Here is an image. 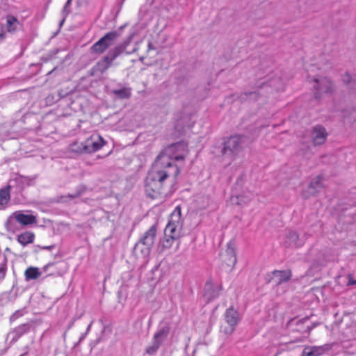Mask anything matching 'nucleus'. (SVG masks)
<instances>
[{"label":"nucleus","mask_w":356,"mask_h":356,"mask_svg":"<svg viewBox=\"0 0 356 356\" xmlns=\"http://www.w3.org/2000/svg\"><path fill=\"white\" fill-rule=\"evenodd\" d=\"M113 93L120 99H128L131 95V89L126 87L115 89L113 90Z\"/></svg>","instance_id":"nucleus-24"},{"label":"nucleus","mask_w":356,"mask_h":356,"mask_svg":"<svg viewBox=\"0 0 356 356\" xmlns=\"http://www.w3.org/2000/svg\"><path fill=\"white\" fill-rule=\"evenodd\" d=\"M51 248H52V246H46V247H45V249H46V250H50V249H51Z\"/></svg>","instance_id":"nucleus-37"},{"label":"nucleus","mask_w":356,"mask_h":356,"mask_svg":"<svg viewBox=\"0 0 356 356\" xmlns=\"http://www.w3.org/2000/svg\"><path fill=\"white\" fill-rule=\"evenodd\" d=\"M328 349L327 344L319 346H307L303 349L301 356H321Z\"/></svg>","instance_id":"nucleus-15"},{"label":"nucleus","mask_w":356,"mask_h":356,"mask_svg":"<svg viewBox=\"0 0 356 356\" xmlns=\"http://www.w3.org/2000/svg\"><path fill=\"white\" fill-rule=\"evenodd\" d=\"M276 90H280L281 88L280 87H275Z\"/></svg>","instance_id":"nucleus-39"},{"label":"nucleus","mask_w":356,"mask_h":356,"mask_svg":"<svg viewBox=\"0 0 356 356\" xmlns=\"http://www.w3.org/2000/svg\"><path fill=\"white\" fill-rule=\"evenodd\" d=\"M225 254L227 259H224V261L229 266H234L236 263V256L234 244L232 242L227 243Z\"/></svg>","instance_id":"nucleus-19"},{"label":"nucleus","mask_w":356,"mask_h":356,"mask_svg":"<svg viewBox=\"0 0 356 356\" xmlns=\"http://www.w3.org/2000/svg\"><path fill=\"white\" fill-rule=\"evenodd\" d=\"M87 332H84V333H82L80 338H79V342H81V341H83L86 337L87 336Z\"/></svg>","instance_id":"nucleus-34"},{"label":"nucleus","mask_w":356,"mask_h":356,"mask_svg":"<svg viewBox=\"0 0 356 356\" xmlns=\"http://www.w3.org/2000/svg\"><path fill=\"white\" fill-rule=\"evenodd\" d=\"M63 22H64V19H62V20L60 21V26H61V25L63 24Z\"/></svg>","instance_id":"nucleus-38"},{"label":"nucleus","mask_w":356,"mask_h":356,"mask_svg":"<svg viewBox=\"0 0 356 356\" xmlns=\"http://www.w3.org/2000/svg\"><path fill=\"white\" fill-rule=\"evenodd\" d=\"M38 176H24L16 174L8 181V188L14 193L19 194L28 187L33 186L36 184Z\"/></svg>","instance_id":"nucleus-6"},{"label":"nucleus","mask_w":356,"mask_h":356,"mask_svg":"<svg viewBox=\"0 0 356 356\" xmlns=\"http://www.w3.org/2000/svg\"><path fill=\"white\" fill-rule=\"evenodd\" d=\"M222 289L220 284H215L211 280H209L204 286V296L208 302H210L220 296Z\"/></svg>","instance_id":"nucleus-12"},{"label":"nucleus","mask_w":356,"mask_h":356,"mask_svg":"<svg viewBox=\"0 0 356 356\" xmlns=\"http://www.w3.org/2000/svg\"><path fill=\"white\" fill-rule=\"evenodd\" d=\"M244 95L245 97H243V99H248L250 100H257L259 97V94L257 92H245Z\"/></svg>","instance_id":"nucleus-29"},{"label":"nucleus","mask_w":356,"mask_h":356,"mask_svg":"<svg viewBox=\"0 0 356 356\" xmlns=\"http://www.w3.org/2000/svg\"><path fill=\"white\" fill-rule=\"evenodd\" d=\"M327 134L325 129L322 126H316L312 132V141L314 145H320L326 140Z\"/></svg>","instance_id":"nucleus-14"},{"label":"nucleus","mask_w":356,"mask_h":356,"mask_svg":"<svg viewBox=\"0 0 356 356\" xmlns=\"http://www.w3.org/2000/svg\"><path fill=\"white\" fill-rule=\"evenodd\" d=\"M44 335V332L42 334L41 337H42Z\"/></svg>","instance_id":"nucleus-40"},{"label":"nucleus","mask_w":356,"mask_h":356,"mask_svg":"<svg viewBox=\"0 0 356 356\" xmlns=\"http://www.w3.org/2000/svg\"><path fill=\"white\" fill-rule=\"evenodd\" d=\"M6 27L8 32L14 33L19 29L20 23L16 17L8 15L6 17Z\"/></svg>","instance_id":"nucleus-20"},{"label":"nucleus","mask_w":356,"mask_h":356,"mask_svg":"<svg viewBox=\"0 0 356 356\" xmlns=\"http://www.w3.org/2000/svg\"><path fill=\"white\" fill-rule=\"evenodd\" d=\"M34 237L35 236L33 233L31 232H25L18 235L17 241L23 246H25L29 243H32L34 241Z\"/></svg>","instance_id":"nucleus-23"},{"label":"nucleus","mask_w":356,"mask_h":356,"mask_svg":"<svg viewBox=\"0 0 356 356\" xmlns=\"http://www.w3.org/2000/svg\"><path fill=\"white\" fill-rule=\"evenodd\" d=\"M6 38V33L2 26H0V43L2 42Z\"/></svg>","instance_id":"nucleus-32"},{"label":"nucleus","mask_w":356,"mask_h":356,"mask_svg":"<svg viewBox=\"0 0 356 356\" xmlns=\"http://www.w3.org/2000/svg\"><path fill=\"white\" fill-rule=\"evenodd\" d=\"M11 188H8V185L0 189V209H4L10 199Z\"/></svg>","instance_id":"nucleus-21"},{"label":"nucleus","mask_w":356,"mask_h":356,"mask_svg":"<svg viewBox=\"0 0 356 356\" xmlns=\"http://www.w3.org/2000/svg\"><path fill=\"white\" fill-rule=\"evenodd\" d=\"M316 83L314 93L316 99H321L324 95H331L333 92V85L330 79L326 77L315 79Z\"/></svg>","instance_id":"nucleus-10"},{"label":"nucleus","mask_w":356,"mask_h":356,"mask_svg":"<svg viewBox=\"0 0 356 356\" xmlns=\"http://www.w3.org/2000/svg\"><path fill=\"white\" fill-rule=\"evenodd\" d=\"M42 273L40 268L37 267L30 266L26 268L24 272L25 280L27 282L35 280L38 279Z\"/></svg>","instance_id":"nucleus-22"},{"label":"nucleus","mask_w":356,"mask_h":356,"mask_svg":"<svg viewBox=\"0 0 356 356\" xmlns=\"http://www.w3.org/2000/svg\"><path fill=\"white\" fill-rule=\"evenodd\" d=\"M225 322L228 324L229 328L225 332L227 334H231L235 330L238 323L240 322L241 316L238 310L231 306L227 308L224 314Z\"/></svg>","instance_id":"nucleus-11"},{"label":"nucleus","mask_w":356,"mask_h":356,"mask_svg":"<svg viewBox=\"0 0 356 356\" xmlns=\"http://www.w3.org/2000/svg\"><path fill=\"white\" fill-rule=\"evenodd\" d=\"M92 323H93V321H91L90 323L88 325L86 331L85 332H87V334H88V332H90V330L91 329Z\"/></svg>","instance_id":"nucleus-35"},{"label":"nucleus","mask_w":356,"mask_h":356,"mask_svg":"<svg viewBox=\"0 0 356 356\" xmlns=\"http://www.w3.org/2000/svg\"><path fill=\"white\" fill-rule=\"evenodd\" d=\"M34 328L35 323L33 321L22 323L8 334L7 340H9L10 343H15L20 337L31 332Z\"/></svg>","instance_id":"nucleus-9"},{"label":"nucleus","mask_w":356,"mask_h":356,"mask_svg":"<svg viewBox=\"0 0 356 356\" xmlns=\"http://www.w3.org/2000/svg\"><path fill=\"white\" fill-rule=\"evenodd\" d=\"M20 356H22V355H20Z\"/></svg>","instance_id":"nucleus-41"},{"label":"nucleus","mask_w":356,"mask_h":356,"mask_svg":"<svg viewBox=\"0 0 356 356\" xmlns=\"http://www.w3.org/2000/svg\"><path fill=\"white\" fill-rule=\"evenodd\" d=\"M13 219L22 225H30L36 222V217L34 215L25 213L22 211L14 212L10 216V220Z\"/></svg>","instance_id":"nucleus-13"},{"label":"nucleus","mask_w":356,"mask_h":356,"mask_svg":"<svg viewBox=\"0 0 356 356\" xmlns=\"http://www.w3.org/2000/svg\"><path fill=\"white\" fill-rule=\"evenodd\" d=\"M354 284H356V280L349 277L348 285H354Z\"/></svg>","instance_id":"nucleus-33"},{"label":"nucleus","mask_w":356,"mask_h":356,"mask_svg":"<svg viewBox=\"0 0 356 356\" xmlns=\"http://www.w3.org/2000/svg\"><path fill=\"white\" fill-rule=\"evenodd\" d=\"M156 232L157 226L154 224L141 236L135 245V249L139 250L145 257L148 256L154 243Z\"/></svg>","instance_id":"nucleus-5"},{"label":"nucleus","mask_w":356,"mask_h":356,"mask_svg":"<svg viewBox=\"0 0 356 356\" xmlns=\"http://www.w3.org/2000/svg\"><path fill=\"white\" fill-rule=\"evenodd\" d=\"M120 36V33L116 31L107 33L91 47L92 51L96 54H102L112 46L115 40Z\"/></svg>","instance_id":"nucleus-8"},{"label":"nucleus","mask_w":356,"mask_h":356,"mask_svg":"<svg viewBox=\"0 0 356 356\" xmlns=\"http://www.w3.org/2000/svg\"><path fill=\"white\" fill-rule=\"evenodd\" d=\"M7 272V260L4 259L0 263V282L5 278Z\"/></svg>","instance_id":"nucleus-27"},{"label":"nucleus","mask_w":356,"mask_h":356,"mask_svg":"<svg viewBox=\"0 0 356 356\" xmlns=\"http://www.w3.org/2000/svg\"><path fill=\"white\" fill-rule=\"evenodd\" d=\"M187 152L186 145L181 142L168 146L158 155L145 179L147 195L154 197L160 194L167 178L179 175V169L175 161H183Z\"/></svg>","instance_id":"nucleus-1"},{"label":"nucleus","mask_w":356,"mask_h":356,"mask_svg":"<svg viewBox=\"0 0 356 356\" xmlns=\"http://www.w3.org/2000/svg\"><path fill=\"white\" fill-rule=\"evenodd\" d=\"M161 345L152 340V343L145 349V353L149 355H154L159 349Z\"/></svg>","instance_id":"nucleus-26"},{"label":"nucleus","mask_w":356,"mask_h":356,"mask_svg":"<svg viewBox=\"0 0 356 356\" xmlns=\"http://www.w3.org/2000/svg\"><path fill=\"white\" fill-rule=\"evenodd\" d=\"M170 333V327L164 325L159 327L157 331L154 333L152 340L161 345L167 339Z\"/></svg>","instance_id":"nucleus-18"},{"label":"nucleus","mask_w":356,"mask_h":356,"mask_svg":"<svg viewBox=\"0 0 356 356\" xmlns=\"http://www.w3.org/2000/svg\"><path fill=\"white\" fill-rule=\"evenodd\" d=\"M272 274L273 275L272 280L275 281L276 284L287 282L291 277V271L290 270H274Z\"/></svg>","instance_id":"nucleus-17"},{"label":"nucleus","mask_w":356,"mask_h":356,"mask_svg":"<svg viewBox=\"0 0 356 356\" xmlns=\"http://www.w3.org/2000/svg\"><path fill=\"white\" fill-rule=\"evenodd\" d=\"M183 227V219L181 218V209L177 206L171 213L168 222L164 230V238L161 241L163 249H169L173 245L175 241L179 239Z\"/></svg>","instance_id":"nucleus-2"},{"label":"nucleus","mask_w":356,"mask_h":356,"mask_svg":"<svg viewBox=\"0 0 356 356\" xmlns=\"http://www.w3.org/2000/svg\"><path fill=\"white\" fill-rule=\"evenodd\" d=\"M243 138L241 135H234L225 139L222 149V154L234 159L242 149Z\"/></svg>","instance_id":"nucleus-7"},{"label":"nucleus","mask_w":356,"mask_h":356,"mask_svg":"<svg viewBox=\"0 0 356 356\" xmlns=\"http://www.w3.org/2000/svg\"><path fill=\"white\" fill-rule=\"evenodd\" d=\"M322 177L317 176L309 184V188L312 190L311 192L312 194L316 193L319 188L323 187L322 184Z\"/></svg>","instance_id":"nucleus-25"},{"label":"nucleus","mask_w":356,"mask_h":356,"mask_svg":"<svg viewBox=\"0 0 356 356\" xmlns=\"http://www.w3.org/2000/svg\"><path fill=\"white\" fill-rule=\"evenodd\" d=\"M104 144L105 141L99 134H93L84 142L73 144L71 149L74 152L90 154L99 150Z\"/></svg>","instance_id":"nucleus-4"},{"label":"nucleus","mask_w":356,"mask_h":356,"mask_svg":"<svg viewBox=\"0 0 356 356\" xmlns=\"http://www.w3.org/2000/svg\"><path fill=\"white\" fill-rule=\"evenodd\" d=\"M343 81L352 87L356 83V79L353 78L349 74H345L342 77Z\"/></svg>","instance_id":"nucleus-28"},{"label":"nucleus","mask_w":356,"mask_h":356,"mask_svg":"<svg viewBox=\"0 0 356 356\" xmlns=\"http://www.w3.org/2000/svg\"><path fill=\"white\" fill-rule=\"evenodd\" d=\"M22 316H23V312L22 310H17L11 315L10 320L11 321H15V320H17V318H19V317H21Z\"/></svg>","instance_id":"nucleus-30"},{"label":"nucleus","mask_w":356,"mask_h":356,"mask_svg":"<svg viewBox=\"0 0 356 356\" xmlns=\"http://www.w3.org/2000/svg\"><path fill=\"white\" fill-rule=\"evenodd\" d=\"M71 3V0H67V1L66 2L65 5V8L68 6L70 5Z\"/></svg>","instance_id":"nucleus-36"},{"label":"nucleus","mask_w":356,"mask_h":356,"mask_svg":"<svg viewBox=\"0 0 356 356\" xmlns=\"http://www.w3.org/2000/svg\"><path fill=\"white\" fill-rule=\"evenodd\" d=\"M131 40L132 36H129L123 42L110 49L106 56L93 67L95 72L100 74L105 72L111 66L113 61L126 50Z\"/></svg>","instance_id":"nucleus-3"},{"label":"nucleus","mask_w":356,"mask_h":356,"mask_svg":"<svg viewBox=\"0 0 356 356\" xmlns=\"http://www.w3.org/2000/svg\"><path fill=\"white\" fill-rule=\"evenodd\" d=\"M85 191V188H81V189H79L78 191H76L75 193H73V194H69V197H70V199H74L75 197H79L80 195H81Z\"/></svg>","instance_id":"nucleus-31"},{"label":"nucleus","mask_w":356,"mask_h":356,"mask_svg":"<svg viewBox=\"0 0 356 356\" xmlns=\"http://www.w3.org/2000/svg\"><path fill=\"white\" fill-rule=\"evenodd\" d=\"M285 244L288 247L298 248L304 244V241L299 238L296 232L289 231L286 236Z\"/></svg>","instance_id":"nucleus-16"}]
</instances>
